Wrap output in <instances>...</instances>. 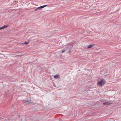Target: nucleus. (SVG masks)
I'll use <instances>...</instances> for the list:
<instances>
[{
  "instance_id": "obj_1",
  "label": "nucleus",
  "mask_w": 121,
  "mask_h": 121,
  "mask_svg": "<svg viewBox=\"0 0 121 121\" xmlns=\"http://www.w3.org/2000/svg\"><path fill=\"white\" fill-rule=\"evenodd\" d=\"M23 116H21L20 115H16L13 117L10 120V121H19L22 120V118H23Z\"/></svg>"
},
{
  "instance_id": "obj_2",
  "label": "nucleus",
  "mask_w": 121,
  "mask_h": 121,
  "mask_svg": "<svg viewBox=\"0 0 121 121\" xmlns=\"http://www.w3.org/2000/svg\"><path fill=\"white\" fill-rule=\"evenodd\" d=\"M105 82L104 80L103 79L101 80L97 83V85L98 86L101 87L104 84Z\"/></svg>"
},
{
  "instance_id": "obj_3",
  "label": "nucleus",
  "mask_w": 121,
  "mask_h": 121,
  "mask_svg": "<svg viewBox=\"0 0 121 121\" xmlns=\"http://www.w3.org/2000/svg\"><path fill=\"white\" fill-rule=\"evenodd\" d=\"M72 48V44L67 45H66V48L68 52L69 53H70V51Z\"/></svg>"
},
{
  "instance_id": "obj_4",
  "label": "nucleus",
  "mask_w": 121,
  "mask_h": 121,
  "mask_svg": "<svg viewBox=\"0 0 121 121\" xmlns=\"http://www.w3.org/2000/svg\"><path fill=\"white\" fill-rule=\"evenodd\" d=\"M47 6V5H45L38 7L35 10V11H36L38 10H40L42 8H43Z\"/></svg>"
},
{
  "instance_id": "obj_5",
  "label": "nucleus",
  "mask_w": 121,
  "mask_h": 121,
  "mask_svg": "<svg viewBox=\"0 0 121 121\" xmlns=\"http://www.w3.org/2000/svg\"><path fill=\"white\" fill-rule=\"evenodd\" d=\"M95 44H92L89 45L87 47V48H89L95 46Z\"/></svg>"
},
{
  "instance_id": "obj_6",
  "label": "nucleus",
  "mask_w": 121,
  "mask_h": 121,
  "mask_svg": "<svg viewBox=\"0 0 121 121\" xmlns=\"http://www.w3.org/2000/svg\"><path fill=\"white\" fill-rule=\"evenodd\" d=\"M8 27V26L7 25H4V26L0 27V30H2L3 29L5 28Z\"/></svg>"
},
{
  "instance_id": "obj_7",
  "label": "nucleus",
  "mask_w": 121,
  "mask_h": 121,
  "mask_svg": "<svg viewBox=\"0 0 121 121\" xmlns=\"http://www.w3.org/2000/svg\"><path fill=\"white\" fill-rule=\"evenodd\" d=\"M60 76L59 75H56L54 76V77L56 79L59 78H60Z\"/></svg>"
},
{
  "instance_id": "obj_8",
  "label": "nucleus",
  "mask_w": 121,
  "mask_h": 121,
  "mask_svg": "<svg viewBox=\"0 0 121 121\" xmlns=\"http://www.w3.org/2000/svg\"><path fill=\"white\" fill-rule=\"evenodd\" d=\"M112 104V103L109 102H106L103 103V104L105 105H109Z\"/></svg>"
},
{
  "instance_id": "obj_9",
  "label": "nucleus",
  "mask_w": 121,
  "mask_h": 121,
  "mask_svg": "<svg viewBox=\"0 0 121 121\" xmlns=\"http://www.w3.org/2000/svg\"><path fill=\"white\" fill-rule=\"evenodd\" d=\"M25 102L27 104H28L29 103H32V102H31V101L30 100L26 101Z\"/></svg>"
},
{
  "instance_id": "obj_10",
  "label": "nucleus",
  "mask_w": 121,
  "mask_h": 121,
  "mask_svg": "<svg viewBox=\"0 0 121 121\" xmlns=\"http://www.w3.org/2000/svg\"><path fill=\"white\" fill-rule=\"evenodd\" d=\"M29 43L28 42H26L24 43V44H28Z\"/></svg>"
},
{
  "instance_id": "obj_11",
  "label": "nucleus",
  "mask_w": 121,
  "mask_h": 121,
  "mask_svg": "<svg viewBox=\"0 0 121 121\" xmlns=\"http://www.w3.org/2000/svg\"><path fill=\"white\" fill-rule=\"evenodd\" d=\"M65 52V50H63L62 51V53H63Z\"/></svg>"
}]
</instances>
